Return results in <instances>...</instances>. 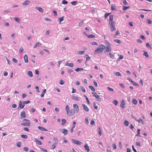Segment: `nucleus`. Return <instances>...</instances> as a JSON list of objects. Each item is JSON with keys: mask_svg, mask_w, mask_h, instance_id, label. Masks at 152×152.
<instances>
[{"mask_svg": "<svg viewBox=\"0 0 152 152\" xmlns=\"http://www.w3.org/2000/svg\"><path fill=\"white\" fill-rule=\"evenodd\" d=\"M106 49V47L102 44L99 45V47L96 49L94 53V55H97L100 53H102L103 50Z\"/></svg>", "mask_w": 152, "mask_h": 152, "instance_id": "1", "label": "nucleus"}, {"mask_svg": "<svg viewBox=\"0 0 152 152\" xmlns=\"http://www.w3.org/2000/svg\"><path fill=\"white\" fill-rule=\"evenodd\" d=\"M66 114L68 116H71L73 115L75 111L73 109L69 110V106L68 105H67L66 106Z\"/></svg>", "mask_w": 152, "mask_h": 152, "instance_id": "2", "label": "nucleus"}, {"mask_svg": "<svg viewBox=\"0 0 152 152\" xmlns=\"http://www.w3.org/2000/svg\"><path fill=\"white\" fill-rule=\"evenodd\" d=\"M23 121H25V123H23L21 124V125L29 126L31 125V123L29 120L25 119L23 120Z\"/></svg>", "mask_w": 152, "mask_h": 152, "instance_id": "3", "label": "nucleus"}, {"mask_svg": "<svg viewBox=\"0 0 152 152\" xmlns=\"http://www.w3.org/2000/svg\"><path fill=\"white\" fill-rule=\"evenodd\" d=\"M115 23L113 21L111 22L110 24V30L111 31H113L116 30V28L115 26Z\"/></svg>", "mask_w": 152, "mask_h": 152, "instance_id": "4", "label": "nucleus"}, {"mask_svg": "<svg viewBox=\"0 0 152 152\" xmlns=\"http://www.w3.org/2000/svg\"><path fill=\"white\" fill-rule=\"evenodd\" d=\"M72 141L73 143L77 145H81L83 144V143L82 142L75 140L73 139H72Z\"/></svg>", "mask_w": 152, "mask_h": 152, "instance_id": "5", "label": "nucleus"}, {"mask_svg": "<svg viewBox=\"0 0 152 152\" xmlns=\"http://www.w3.org/2000/svg\"><path fill=\"white\" fill-rule=\"evenodd\" d=\"M73 107L75 109L74 110H75V112L77 113L79 111V109L77 105L76 104H73Z\"/></svg>", "mask_w": 152, "mask_h": 152, "instance_id": "6", "label": "nucleus"}, {"mask_svg": "<svg viewBox=\"0 0 152 152\" xmlns=\"http://www.w3.org/2000/svg\"><path fill=\"white\" fill-rule=\"evenodd\" d=\"M25 106V104L23 102L21 101H20L19 104V107L21 109H23Z\"/></svg>", "mask_w": 152, "mask_h": 152, "instance_id": "7", "label": "nucleus"}, {"mask_svg": "<svg viewBox=\"0 0 152 152\" xmlns=\"http://www.w3.org/2000/svg\"><path fill=\"white\" fill-rule=\"evenodd\" d=\"M82 105L83 107L84 110L86 112H88L89 111V109L87 106L84 104H82Z\"/></svg>", "mask_w": 152, "mask_h": 152, "instance_id": "8", "label": "nucleus"}, {"mask_svg": "<svg viewBox=\"0 0 152 152\" xmlns=\"http://www.w3.org/2000/svg\"><path fill=\"white\" fill-rule=\"evenodd\" d=\"M105 51L107 52H109L112 50L111 45L106 46Z\"/></svg>", "mask_w": 152, "mask_h": 152, "instance_id": "9", "label": "nucleus"}, {"mask_svg": "<svg viewBox=\"0 0 152 152\" xmlns=\"http://www.w3.org/2000/svg\"><path fill=\"white\" fill-rule=\"evenodd\" d=\"M21 119L25 118L26 117V115L25 111H23L20 113Z\"/></svg>", "mask_w": 152, "mask_h": 152, "instance_id": "10", "label": "nucleus"}, {"mask_svg": "<svg viewBox=\"0 0 152 152\" xmlns=\"http://www.w3.org/2000/svg\"><path fill=\"white\" fill-rule=\"evenodd\" d=\"M125 104V101L124 100H122L121 102V103L120 105V107L122 109H124V108Z\"/></svg>", "mask_w": 152, "mask_h": 152, "instance_id": "11", "label": "nucleus"}, {"mask_svg": "<svg viewBox=\"0 0 152 152\" xmlns=\"http://www.w3.org/2000/svg\"><path fill=\"white\" fill-rule=\"evenodd\" d=\"M93 96L95 97L96 99L98 101H100L102 99V98L98 95H94Z\"/></svg>", "mask_w": 152, "mask_h": 152, "instance_id": "12", "label": "nucleus"}, {"mask_svg": "<svg viewBox=\"0 0 152 152\" xmlns=\"http://www.w3.org/2000/svg\"><path fill=\"white\" fill-rule=\"evenodd\" d=\"M115 7L116 5L115 4H112L111 6V10L112 11L116 10V9L115 8Z\"/></svg>", "mask_w": 152, "mask_h": 152, "instance_id": "13", "label": "nucleus"}, {"mask_svg": "<svg viewBox=\"0 0 152 152\" xmlns=\"http://www.w3.org/2000/svg\"><path fill=\"white\" fill-rule=\"evenodd\" d=\"M30 3V2L28 0H26L23 3V5H26L29 4Z\"/></svg>", "mask_w": 152, "mask_h": 152, "instance_id": "14", "label": "nucleus"}, {"mask_svg": "<svg viewBox=\"0 0 152 152\" xmlns=\"http://www.w3.org/2000/svg\"><path fill=\"white\" fill-rule=\"evenodd\" d=\"M84 147L85 149L87 151V152H88L90 151V149L88 146L87 144H86L84 146Z\"/></svg>", "mask_w": 152, "mask_h": 152, "instance_id": "15", "label": "nucleus"}, {"mask_svg": "<svg viewBox=\"0 0 152 152\" xmlns=\"http://www.w3.org/2000/svg\"><path fill=\"white\" fill-rule=\"evenodd\" d=\"M136 120L139 123L141 122L142 125H144L145 124L144 121L141 118H140L138 120L136 119Z\"/></svg>", "mask_w": 152, "mask_h": 152, "instance_id": "16", "label": "nucleus"}, {"mask_svg": "<svg viewBox=\"0 0 152 152\" xmlns=\"http://www.w3.org/2000/svg\"><path fill=\"white\" fill-rule=\"evenodd\" d=\"M24 61L25 63H27L28 62V56L27 55H25L24 57Z\"/></svg>", "mask_w": 152, "mask_h": 152, "instance_id": "17", "label": "nucleus"}, {"mask_svg": "<svg viewBox=\"0 0 152 152\" xmlns=\"http://www.w3.org/2000/svg\"><path fill=\"white\" fill-rule=\"evenodd\" d=\"M38 128L40 130H41L42 131H48L47 129H45L44 128H43L42 127H41V126H38Z\"/></svg>", "mask_w": 152, "mask_h": 152, "instance_id": "18", "label": "nucleus"}, {"mask_svg": "<svg viewBox=\"0 0 152 152\" xmlns=\"http://www.w3.org/2000/svg\"><path fill=\"white\" fill-rule=\"evenodd\" d=\"M143 55L145 56L146 58H148L149 57L148 53L145 51H143Z\"/></svg>", "mask_w": 152, "mask_h": 152, "instance_id": "19", "label": "nucleus"}, {"mask_svg": "<svg viewBox=\"0 0 152 152\" xmlns=\"http://www.w3.org/2000/svg\"><path fill=\"white\" fill-rule=\"evenodd\" d=\"M36 9L41 12H43L44 11V10L41 7H37Z\"/></svg>", "mask_w": 152, "mask_h": 152, "instance_id": "20", "label": "nucleus"}, {"mask_svg": "<svg viewBox=\"0 0 152 152\" xmlns=\"http://www.w3.org/2000/svg\"><path fill=\"white\" fill-rule=\"evenodd\" d=\"M64 17L63 16L61 17L60 18L58 19V20L59 21V24H60L61 23V22L64 20Z\"/></svg>", "mask_w": 152, "mask_h": 152, "instance_id": "21", "label": "nucleus"}, {"mask_svg": "<svg viewBox=\"0 0 152 152\" xmlns=\"http://www.w3.org/2000/svg\"><path fill=\"white\" fill-rule=\"evenodd\" d=\"M85 50L79 51L77 52V54L78 55L83 54L84 53Z\"/></svg>", "mask_w": 152, "mask_h": 152, "instance_id": "22", "label": "nucleus"}, {"mask_svg": "<svg viewBox=\"0 0 152 152\" xmlns=\"http://www.w3.org/2000/svg\"><path fill=\"white\" fill-rule=\"evenodd\" d=\"M61 121L62 122L61 123V124L62 125H65L66 122V120L65 119H62L61 120Z\"/></svg>", "mask_w": 152, "mask_h": 152, "instance_id": "23", "label": "nucleus"}, {"mask_svg": "<svg viewBox=\"0 0 152 152\" xmlns=\"http://www.w3.org/2000/svg\"><path fill=\"white\" fill-rule=\"evenodd\" d=\"M35 142L37 144L39 145H41L42 144L40 140L37 139H36L35 140Z\"/></svg>", "mask_w": 152, "mask_h": 152, "instance_id": "24", "label": "nucleus"}, {"mask_svg": "<svg viewBox=\"0 0 152 152\" xmlns=\"http://www.w3.org/2000/svg\"><path fill=\"white\" fill-rule=\"evenodd\" d=\"M28 75L30 77H31L33 76V74L32 72L31 71H28Z\"/></svg>", "mask_w": 152, "mask_h": 152, "instance_id": "25", "label": "nucleus"}, {"mask_svg": "<svg viewBox=\"0 0 152 152\" xmlns=\"http://www.w3.org/2000/svg\"><path fill=\"white\" fill-rule=\"evenodd\" d=\"M41 45V43L39 42H37L34 46V48H36L38 46H40Z\"/></svg>", "mask_w": 152, "mask_h": 152, "instance_id": "26", "label": "nucleus"}, {"mask_svg": "<svg viewBox=\"0 0 152 152\" xmlns=\"http://www.w3.org/2000/svg\"><path fill=\"white\" fill-rule=\"evenodd\" d=\"M67 130H66L65 129H63L62 133L64 134V135H66L67 134Z\"/></svg>", "mask_w": 152, "mask_h": 152, "instance_id": "27", "label": "nucleus"}, {"mask_svg": "<svg viewBox=\"0 0 152 152\" xmlns=\"http://www.w3.org/2000/svg\"><path fill=\"white\" fill-rule=\"evenodd\" d=\"M72 99L77 101H79L80 100V99L79 97L76 96H73L72 97Z\"/></svg>", "mask_w": 152, "mask_h": 152, "instance_id": "28", "label": "nucleus"}, {"mask_svg": "<svg viewBox=\"0 0 152 152\" xmlns=\"http://www.w3.org/2000/svg\"><path fill=\"white\" fill-rule=\"evenodd\" d=\"M113 15H111L110 16L109 18V21L110 22L109 23H110V22H112V21L113 20Z\"/></svg>", "mask_w": 152, "mask_h": 152, "instance_id": "29", "label": "nucleus"}, {"mask_svg": "<svg viewBox=\"0 0 152 152\" xmlns=\"http://www.w3.org/2000/svg\"><path fill=\"white\" fill-rule=\"evenodd\" d=\"M118 56H119V57L117 61H120L121 59L124 58V56L121 55H118Z\"/></svg>", "mask_w": 152, "mask_h": 152, "instance_id": "30", "label": "nucleus"}, {"mask_svg": "<svg viewBox=\"0 0 152 152\" xmlns=\"http://www.w3.org/2000/svg\"><path fill=\"white\" fill-rule=\"evenodd\" d=\"M124 124L126 126H128L129 124V123L128 121L125 120L124 121Z\"/></svg>", "mask_w": 152, "mask_h": 152, "instance_id": "31", "label": "nucleus"}, {"mask_svg": "<svg viewBox=\"0 0 152 152\" xmlns=\"http://www.w3.org/2000/svg\"><path fill=\"white\" fill-rule=\"evenodd\" d=\"M57 142H55L53 143V144L52 146V149H54L56 148V146L57 144Z\"/></svg>", "mask_w": 152, "mask_h": 152, "instance_id": "32", "label": "nucleus"}, {"mask_svg": "<svg viewBox=\"0 0 152 152\" xmlns=\"http://www.w3.org/2000/svg\"><path fill=\"white\" fill-rule=\"evenodd\" d=\"M21 137L24 139H27L28 138V136L26 134H22L21 135Z\"/></svg>", "mask_w": 152, "mask_h": 152, "instance_id": "33", "label": "nucleus"}, {"mask_svg": "<svg viewBox=\"0 0 152 152\" xmlns=\"http://www.w3.org/2000/svg\"><path fill=\"white\" fill-rule=\"evenodd\" d=\"M109 54L110 57L111 58L113 59H114V58H115V56L113 54H112L111 53H109Z\"/></svg>", "mask_w": 152, "mask_h": 152, "instance_id": "34", "label": "nucleus"}, {"mask_svg": "<svg viewBox=\"0 0 152 152\" xmlns=\"http://www.w3.org/2000/svg\"><path fill=\"white\" fill-rule=\"evenodd\" d=\"M98 129L99 134L100 136H101L102 135V130L100 127H99Z\"/></svg>", "mask_w": 152, "mask_h": 152, "instance_id": "35", "label": "nucleus"}, {"mask_svg": "<svg viewBox=\"0 0 152 152\" xmlns=\"http://www.w3.org/2000/svg\"><path fill=\"white\" fill-rule=\"evenodd\" d=\"M140 129H138L137 130V133L136 135V136H139V137L140 136Z\"/></svg>", "mask_w": 152, "mask_h": 152, "instance_id": "36", "label": "nucleus"}, {"mask_svg": "<svg viewBox=\"0 0 152 152\" xmlns=\"http://www.w3.org/2000/svg\"><path fill=\"white\" fill-rule=\"evenodd\" d=\"M89 88L92 91H95V88L94 87L92 86H88Z\"/></svg>", "mask_w": 152, "mask_h": 152, "instance_id": "37", "label": "nucleus"}, {"mask_svg": "<svg viewBox=\"0 0 152 152\" xmlns=\"http://www.w3.org/2000/svg\"><path fill=\"white\" fill-rule=\"evenodd\" d=\"M132 102L134 104L136 105L137 103V101L135 99H134L132 100Z\"/></svg>", "mask_w": 152, "mask_h": 152, "instance_id": "38", "label": "nucleus"}, {"mask_svg": "<svg viewBox=\"0 0 152 152\" xmlns=\"http://www.w3.org/2000/svg\"><path fill=\"white\" fill-rule=\"evenodd\" d=\"M130 8V7H126V6H123V10H127L128 9H129Z\"/></svg>", "mask_w": 152, "mask_h": 152, "instance_id": "39", "label": "nucleus"}, {"mask_svg": "<svg viewBox=\"0 0 152 152\" xmlns=\"http://www.w3.org/2000/svg\"><path fill=\"white\" fill-rule=\"evenodd\" d=\"M95 37L94 35L93 34H90L88 36V37L89 38H94Z\"/></svg>", "mask_w": 152, "mask_h": 152, "instance_id": "40", "label": "nucleus"}, {"mask_svg": "<svg viewBox=\"0 0 152 152\" xmlns=\"http://www.w3.org/2000/svg\"><path fill=\"white\" fill-rule=\"evenodd\" d=\"M105 43L106 44V46H109L111 44L109 43V42L107 40H106L105 41Z\"/></svg>", "mask_w": 152, "mask_h": 152, "instance_id": "41", "label": "nucleus"}, {"mask_svg": "<svg viewBox=\"0 0 152 152\" xmlns=\"http://www.w3.org/2000/svg\"><path fill=\"white\" fill-rule=\"evenodd\" d=\"M93 104L94 108L95 110H97L98 109V106L96 105L95 102Z\"/></svg>", "mask_w": 152, "mask_h": 152, "instance_id": "42", "label": "nucleus"}, {"mask_svg": "<svg viewBox=\"0 0 152 152\" xmlns=\"http://www.w3.org/2000/svg\"><path fill=\"white\" fill-rule=\"evenodd\" d=\"M85 57L86 58V61L89 60L90 59V57L88 55H85Z\"/></svg>", "mask_w": 152, "mask_h": 152, "instance_id": "43", "label": "nucleus"}, {"mask_svg": "<svg viewBox=\"0 0 152 152\" xmlns=\"http://www.w3.org/2000/svg\"><path fill=\"white\" fill-rule=\"evenodd\" d=\"M146 46L147 47L151 49L152 48L151 45L148 43H147L146 44Z\"/></svg>", "mask_w": 152, "mask_h": 152, "instance_id": "44", "label": "nucleus"}, {"mask_svg": "<svg viewBox=\"0 0 152 152\" xmlns=\"http://www.w3.org/2000/svg\"><path fill=\"white\" fill-rule=\"evenodd\" d=\"M114 41L116 43H118V44H120L121 43V41L118 39H115L114 40Z\"/></svg>", "mask_w": 152, "mask_h": 152, "instance_id": "45", "label": "nucleus"}, {"mask_svg": "<svg viewBox=\"0 0 152 152\" xmlns=\"http://www.w3.org/2000/svg\"><path fill=\"white\" fill-rule=\"evenodd\" d=\"M66 66H69L71 67H73L74 66L73 64L72 63H70L69 64H66Z\"/></svg>", "mask_w": 152, "mask_h": 152, "instance_id": "46", "label": "nucleus"}, {"mask_svg": "<svg viewBox=\"0 0 152 152\" xmlns=\"http://www.w3.org/2000/svg\"><path fill=\"white\" fill-rule=\"evenodd\" d=\"M64 83H65L64 81L62 80H61L59 82V83L61 85H62L64 84Z\"/></svg>", "mask_w": 152, "mask_h": 152, "instance_id": "47", "label": "nucleus"}, {"mask_svg": "<svg viewBox=\"0 0 152 152\" xmlns=\"http://www.w3.org/2000/svg\"><path fill=\"white\" fill-rule=\"evenodd\" d=\"M115 75L117 76H121V74L119 72H116V73H115Z\"/></svg>", "mask_w": 152, "mask_h": 152, "instance_id": "48", "label": "nucleus"}, {"mask_svg": "<svg viewBox=\"0 0 152 152\" xmlns=\"http://www.w3.org/2000/svg\"><path fill=\"white\" fill-rule=\"evenodd\" d=\"M107 89L110 91H114V89L113 88H111L110 87H107Z\"/></svg>", "mask_w": 152, "mask_h": 152, "instance_id": "49", "label": "nucleus"}, {"mask_svg": "<svg viewBox=\"0 0 152 152\" xmlns=\"http://www.w3.org/2000/svg\"><path fill=\"white\" fill-rule=\"evenodd\" d=\"M110 14V13H105L104 15V18L105 19H107V17H108V16Z\"/></svg>", "mask_w": 152, "mask_h": 152, "instance_id": "50", "label": "nucleus"}, {"mask_svg": "<svg viewBox=\"0 0 152 152\" xmlns=\"http://www.w3.org/2000/svg\"><path fill=\"white\" fill-rule=\"evenodd\" d=\"M91 44L92 45H98V44L95 42H92L91 43Z\"/></svg>", "mask_w": 152, "mask_h": 152, "instance_id": "51", "label": "nucleus"}, {"mask_svg": "<svg viewBox=\"0 0 152 152\" xmlns=\"http://www.w3.org/2000/svg\"><path fill=\"white\" fill-rule=\"evenodd\" d=\"M15 21H16L18 23L20 21V20L18 18H15Z\"/></svg>", "mask_w": 152, "mask_h": 152, "instance_id": "52", "label": "nucleus"}, {"mask_svg": "<svg viewBox=\"0 0 152 152\" xmlns=\"http://www.w3.org/2000/svg\"><path fill=\"white\" fill-rule=\"evenodd\" d=\"M17 146L18 147H20L21 146V142H18L17 144Z\"/></svg>", "mask_w": 152, "mask_h": 152, "instance_id": "53", "label": "nucleus"}, {"mask_svg": "<svg viewBox=\"0 0 152 152\" xmlns=\"http://www.w3.org/2000/svg\"><path fill=\"white\" fill-rule=\"evenodd\" d=\"M23 150L26 152L28 151L29 150L28 148L27 147H24L23 148Z\"/></svg>", "mask_w": 152, "mask_h": 152, "instance_id": "54", "label": "nucleus"}, {"mask_svg": "<svg viewBox=\"0 0 152 152\" xmlns=\"http://www.w3.org/2000/svg\"><path fill=\"white\" fill-rule=\"evenodd\" d=\"M147 21L148 22V23L149 24H151L152 23V21L150 19H147Z\"/></svg>", "mask_w": 152, "mask_h": 152, "instance_id": "55", "label": "nucleus"}, {"mask_svg": "<svg viewBox=\"0 0 152 152\" xmlns=\"http://www.w3.org/2000/svg\"><path fill=\"white\" fill-rule=\"evenodd\" d=\"M77 3V1H74L71 2V4L73 5H75Z\"/></svg>", "mask_w": 152, "mask_h": 152, "instance_id": "56", "label": "nucleus"}, {"mask_svg": "<svg viewBox=\"0 0 152 152\" xmlns=\"http://www.w3.org/2000/svg\"><path fill=\"white\" fill-rule=\"evenodd\" d=\"M12 61H13L14 62L16 63H17L18 62V60L15 58H13Z\"/></svg>", "mask_w": 152, "mask_h": 152, "instance_id": "57", "label": "nucleus"}, {"mask_svg": "<svg viewBox=\"0 0 152 152\" xmlns=\"http://www.w3.org/2000/svg\"><path fill=\"white\" fill-rule=\"evenodd\" d=\"M35 88L36 89L37 91V92L39 93V87L38 86H36Z\"/></svg>", "mask_w": 152, "mask_h": 152, "instance_id": "58", "label": "nucleus"}, {"mask_svg": "<svg viewBox=\"0 0 152 152\" xmlns=\"http://www.w3.org/2000/svg\"><path fill=\"white\" fill-rule=\"evenodd\" d=\"M23 102L25 104H27L30 103V101L29 100H28L27 101Z\"/></svg>", "mask_w": 152, "mask_h": 152, "instance_id": "59", "label": "nucleus"}, {"mask_svg": "<svg viewBox=\"0 0 152 152\" xmlns=\"http://www.w3.org/2000/svg\"><path fill=\"white\" fill-rule=\"evenodd\" d=\"M53 14H54V15L55 16H57V12L56 11L53 10Z\"/></svg>", "mask_w": 152, "mask_h": 152, "instance_id": "60", "label": "nucleus"}, {"mask_svg": "<svg viewBox=\"0 0 152 152\" xmlns=\"http://www.w3.org/2000/svg\"><path fill=\"white\" fill-rule=\"evenodd\" d=\"M23 51V47H21L19 49V52L22 53Z\"/></svg>", "mask_w": 152, "mask_h": 152, "instance_id": "61", "label": "nucleus"}, {"mask_svg": "<svg viewBox=\"0 0 152 152\" xmlns=\"http://www.w3.org/2000/svg\"><path fill=\"white\" fill-rule=\"evenodd\" d=\"M113 103L115 105H117L118 103V102L116 100H114L113 101Z\"/></svg>", "mask_w": 152, "mask_h": 152, "instance_id": "62", "label": "nucleus"}, {"mask_svg": "<svg viewBox=\"0 0 152 152\" xmlns=\"http://www.w3.org/2000/svg\"><path fill=\"white\" fill-rule=\"evenodd\" d=\"M62 3L63 4H67L68 3V2L65 0H63L62 1Z\"/></svg>", "mask_w": 152, "mask_h": 152, "instance_id": "63", "label": "nucleus"}, {"mask_svg": "<svg viewBox=\"0 0 152 152\" xmlns=\"http://www.w3.org/2000/svg\"><path fill=\"white\" fill-rule=\"evenodd\" d=\"M80 89H81L82 91L83 92H85L86 91L85 88L83 87H80Z\"/></svg>", "mask_w": 152, "mask_h": 152, "instance_id": "64", "label": "nucleus"}]
</instances>
